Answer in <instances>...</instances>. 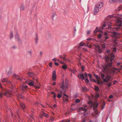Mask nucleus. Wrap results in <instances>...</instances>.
<instances>
[{"label":"nucleus","mask_w":122,"mask_h":122,"mask_svg":"<svg viewBox=\"0 0 122 122\" xmlns=\"http://www.w3.org/2000/svg\"><path fill=\"white\" fill-rule=\"evenodd\" d=\"M105 77V75L103 74L102 73L101 75V77L102 79L103 80V81L104 79H105V78H104V77Z\"/></svg>","instance_id":"26"},{"label":"nucleus","mask_w":122,"mask_h":122,"mask_svg":"<svg viewBox=\"0 0 122 122\" xmlns=\"http://www.w3.org/2000/svg\"><path fill=\"white\" fill-rule=\"evenodd\" d=\"M116 0H109V2L110 3L113 2H116Z\"/></svg>","instance_id":"27"},{"label":"nucleus","mask_w":122,"mask_h":122,"mask_svg":"<svg viewBox=\"0 0 122 122\" xmlns=\"http://www.w3.org/2000/svg\"><path fill=\"white\" fill-rule=\"evenodd\" d=\"M99 97V94L98 93H97L96 94V98H98Z\"/></svg>","instance_id":"35"},{"label":"nucleus","mask_w":122,"mask_h":122,"mask_svg":"<svg viewBox=\"0 0 122 122\" xmlns=\"http://www.w3.org/2000/svg\"><path fill=\"white\" fill-rule=\"evenodd\" d=\"M106 22H104V23L102 25V26L103 27H106Z\"/></svg>","instance_id":"46"},{"label":"nucleus","mask_w":122,"mask_h":122,"mask_svg":"<svg viewBox=\"0 0 122 122\" xmlns=\"http://www.w3.org/2000/svg\"><path fill=\"white\" fill-rule=\"evenodd\" d=\"M15 38L16 40H17L19 42H20L21 40L19 39V35L16 32L15 35Z\"/></svg>","instance_id":"9"},{"label":"nucleus","mask_w":122,"mask_h":122,"mask_svg":"<svg viewBox=\"0 0 122 122\" xmlns=\"http://www.w3.org/2000/svg\"><path fill=\"white\" fill-rule=\"evenodd\" d=\"M88 103L89 104H91L93 103V102L91 101H90L88 102Z\"/></svg>","instance_id":"54"},{"label":"nucleus","mask_w":122,"mask_h":122,"mask_svg":"<svg viewBox=\"0 0 122 122\" xmlns=\"http://www.w3.org/2000/svg\"><path fill=\"white\" fill-rule=\"evenodd\" d=\"M91 31V30H89L87 31V34L88 35H89L90 34V33Z\"/></svg>","instance_id":"50"},{"label":"nucleus","mask_w":122,"mask_h":122,"mask_svg":"<svg viewBox=\"0 0 122 122\" xmlns=\"http://www.w3.org/2000/svg\"><path fill=\"white\" fill-rule=\"evenodd\" d=\"M112 65V62H111V63H109L107 64H106V66L107 67H111V66Z\"/></svg>","instance_id":"20"},{"label":"nucleus","mask_w":122,"mask_h":122,"mask_svg":"<svg viewBox=\"0 0 122 122\" xmlns=\"http://www.w3.org/2000/svg\"><path fill=\"white\" fill-rule=\"evenodd\" d=\"M78 76L79 78L81 79V80L85 79V77L84 75L82 73H81L80 74L78 75Z\"/></svg>","instance_id":"10"},{"label":"nucleus","mask_w":122,"mask_h":122,"mask_svg":"<svg viewBox=\"0 0 122 122\" xmlns=\"http://www.w3.org/2000/svg\"><path fill=\"white\" fill-rule=\"evenodd\" d=\"M56 13L55 12L53 14L52 16V18L53 20V19L54 17V16H55L56 15Z\"/></svg>","instance_id":"51"},{"label":"nucleus","mask_w":122,"mask_h":122,"mask_svg":"<svg viewBox=\"0 0 122 122\" xmlns=\"http://www.w3.org/2000/svg\"><path fill=\"white\" fill-rule=\"evenodd\" d=\"M102 50L101 48L99 50H98V52L99 53L101 54L102 53Z\"/></svg>","instance_id":"43"},{"label":"nucleus","mask_w":122,"mask_h":122,"mask_svg":"<svg viewBox=\"0 0 122 122\" xmlns=\"http://www.w3.org/2000/svg\"><path fill=\"white\" fill-rule=\"evenodd\" d=\"M99 9L97 6L95 5L94 10V13H93V14L94 15L96 14L99 11Z\"/></svg>","instance_id":"7"},{"label":"nucleus","mask_w":122,"mask_h":122,"mask_svg":"<svg viewBox=\"0 0 122 122\" xmlns=\"http://www.w3.org/2000/svg\"><path fill=\"white\" fill-rule=\"evenodd\" d=\"M118 82L116 81L115 80L113 82V84L114 85H115L116 83H118Z\"/></svg>","instance_id":"52"},{"label":"nucleus","mask_w":122,"mask_h":122,"mask_svg":"<svg viewBox=\"0 0 122 122\" xmlns=\"http://www.w3.org/2000/svg\"><path fill=\"white\" fill-rule=\"evenodd\" d=\"M20 107L23 110H24L25 108V104L22 102H20Z\"/></svg>","instance_id":"11"},{"label":"nucleus","mask_w":122,"mask_h":122,"mask_svg":"<svg viewBox=\"0 0 122 122\" xmlns=\"http://www.w3.org/2000/svg\"><path fill=\"white\" fill-rule=\"evenodd\" d=\"M111 84H112L110 82V83H109L107 85L108 87H110L111 86Z\"/></svg>","instance_id":"61"},{"label":"nucleus","mask_w":122,"mask_h":122,"mask_svg":"<svg viewBox=\"0 0 122 122\" xmlns=\"http://www.w3.org/2000/svg\"><path fill=\"white\" fill-rule=\"evenodd\" d=\"M117 2H122V0H116Z\"/></svg>","instance_id":"63"},{"label":"nucleus","mask_w":122,"mask_h":122,"mask_svg":"<svg viewBox=\"0 0 122 122\" xmlns=\"http://www.w3.org/2000/svg\"><path fill=\"white\" fill-rule=\"evenodd\" d=\"M106 52L108 54H110V51L109 50L107 49L106 51Z\"/></svg>","instance_id":"40"},{"label":"nucleus","mask_w":122,"mask_h":122,"mask_svg":"<svg viewBox=\"0 0 122 122\" xmlns=\"http://www.w3.org/2000/svg\"><path fill=\"white\" fill-rule=\"evenodd\" d=\"M44 115L46 117H49V115L47 114L46 113H44Z\"/></svg>","instance_id":"47"},{"label":"nucleus","mask_w":122,"mask_h":122,"mask_svg":"<svg viewBox=\"0 0 122 122\" xmlns=\"http://www.w3.org/2000/svg\"><path fill=\"white\" fill-rule=\"evenodd\" d=\"M116 48H114L113 49V51L114 52H116Z\"/></svg>","instance_id":"55"},{"label":"nucleus","mask_w":122,"mask_h":122,"mask_svg":"<svg viewBox=\"0 0 122 122\" xmlns=\"http://www.w3.org/2000/svg\"><path fill=\"white\" fill-rule=\"evenodd\" d=\"M107 25L109 26L108 27L109 28H111V26L112 24L110 22H108L107 23Z\"/></svg>","instance_id":"28"},{"label":"nucleus","mask_w":122,"mask_h":122,"mask_svg":"<svg viewBox=\"0 0 122 122\" xmlns=\"http://www.w3.org/2000/svg\"><path fill=\"white\" fill-rule=\"evenodd\" d=\"M88 115L87 113H85L84 112L83 113V116L84 117Z\"/></svg>","instance_id":"53"},{"label":"nucleus","mask_w":122,"mask_h":122,"mask_svg":"<svg viewBox=\"0 0 122 122\" xmlns=\"http://www.w3.org/2000/svg\"><path fill=\"white\" fill-rule=\"evenodd\" d=\"M29 55L30 56H31L32 55V52L30 50L28 52Z\"/></svg>","instance_id":"37"},{"label":"nucleus","mask_w":122,"mask_h":122,"mask_svg":"<svg viewBox=\"0 0 122 122\" xmlns=\"http://www.w3.org/2000/svg\"><path fill=\"white\" fill-rule=\"evenodd\" d=\"M102 37V35L101 34H99L98 36V39H101Z\"/></svg>","instance_id":"34"},{"label":"nucleus","mask_w":122,"mask_h":122,"mask_svg":"<svg viewBox=\"0 0 122 122\" xmlns=\"http://www.w3.org/2000/svg\"><path fill=\"white\" fill-rule=\"evenodd\" d=\"M108 38L109 37L107 36H105L104 41L105 42V40H106L107 39H108Z\"/></svg>","instance_id":"56"},{"label":"nucleus","mask_w":122,"mask_h":122,"mask_svg":"<svg viewBox=\"0 0 122 122\" xmlns=\"http://www.w3.org/2000/svg\"><path fill=\"white\" fill-rule=\"evenodd\" d=\"M23 87H21V88L22 90L23 91L25 92L26 91H27V89H25V88H24V89L23 88Z\"/></svg>","instance_id":"33"},{"label":"nucleus","mask_w":122,"mask_h":122,"mask_svg":"<svg viewBox=\"0 0 122 122\" xmlns=\"http://www.w3.org/2000/svg\"><path fill=\"white\" fill-rule=\"evenodd\" d=\"M97 84L98 85H101L102 84V83L103 82H102L101 83H100L99 82V81L98 80H97Z\"/></svg>","instance_id":"49"},{"label":"nucleus","mask_w":122,"mask_h":122,"mask_svg":"<svg viewBox=\"0 0 122 122\" xmlns=\"http://www.w3.org/2000/svg\"><path fill=\"white\" fill-rule=\"evenodd\" d=\"M27 75L31 77L34 75L35 73L32 72H29L28 73Z\"/></svg>","instance_id":"14"},{"label":"nucleus","mask_w":122,"mask_h":122,"mask_svg":"<svg viewBox=\"0 0 122 122\" xmlns=\"http://www.w3.org/2000/svg\"><path fill=\"white\" fill-rule=\"evenodd\" d=\"M66 87H67V85L65 83L64 81L63 80L62 81V84L60 86V88L61 89L60 90V93H65L66 92Z\"/></svg>","instance_id":"1"},{"label":"nucleus","mask_w":122,"mask_h":122,"mask_svg":"<svg viewBox=\"0 0 122 122\" xmlns=\"http://www.w3.org/2000/svg\"><path fill=\"white\" fill-rule=\"evenodd\" d=\"M62 68L64 70H66L67 68V66L66 65H62Z\"/></svg>","instance_id":"23"},{"label":"nucleus","mask_w":122,"mask_h":122,"mask_svg":"<svg viewBox=\"0 0 122 122\" xmlns=\"http://www.w3.org/2000/svg\"><path fill=\"white\" fill-rule=\"evenodd\" d=\"M106 44H104L102 45V49H105L106 48Z\"/></svg>","instance_id":"36"},{"label":"nucleus","mask_w":122,"mask_h":122,"mask_svg":"<svg viewBox=\"0 0 122 122\" xmlns=\"http://www.w3.org/2000/svg\"><path fill=\"white\" fill-rule=\"evenodd\" d=\"M28 85L31 86H33L34 84L32 82H30L28 83Z\"/></svg>","instance_id":"38"},{"label":"nucleus","mask_w":122,"mask_h":122,"mask_svg":"<svg viewBox=\"0 0 122 122\" xmlns=\"http://www.w3.org/2000/svg\"><path fill=\"white\" fill-rule=\"evenodd\" d=\"M91 105V108H93L94 110L96 111L98 107V103L97 102L95 103H93Z\"/></svg>","instance_id":"5"},{"label":"nucleus","mask_w":122,"mask_h":122,"mask_svg":"<svg viewBox=\"0 0 122 122\" xmlns=\"http://www.w3.org/2000/svg\"><path fill=\"white\" fill-rule=\"evenodd\" d=\"M113 15H109L107 17H109L110 18H112L113 17Z\"/></svg>","instance_id":"57"},{"label":"nucleus","mask_w":122,"mask_h":122,"mask_svg":"<svg viewBox=\"0 0 122 122\" xmlns=\"http://www.w3.org/2000/svg\"><path fill=\"white\" fill-rule=\"evenodd\" d=\"M104 58L105 59L106 61L107 62H108L109 61V58L108 56L105 57Z\"/></svg>","instance_id":"19"},{"label":"nucleus","mask_w":122,"mask_h":122,"mask_svg":"<svg viewBox=\"0 0 122 122\" xmlns=\"http://www.w3.org/2000/svg\"><path fill=\"white\" fill-rule=\"evenodd\" d=\"M109 76L107 75L105 77V79H103L104 82H108L109 80H110Z\"/></svg>","instance_id":"12"},{"label":"nucleus","mask_w":122,"mask_h":122,"mask_svg":"<svg viewBox=\"0 0 122 122\" xmlns=\"http://www.w3.org/2000/svg\"><path fill=\"white\" fill-rule=\"evenodd\" d=\"M36 36L35 38V41L36 43V44H37L38 41H39V38L38 37L37 33H36Z\"/></svg>","instance_id":"15"},{"label":"nucleus","mask_w":122,"mask_h":122,"mask_svg":"<svg viewBox=\"0 0 122 122\" xmlns=\"http://www.w3.org/2000/svg\"><path fill=\"white\" fill-rule=\"evenodd\" d=\"M117 23L120 25H119L118 27L115 28L114 29L115 31H117L119 30V28L121 26V25L122 24V21L120 19H118L117 20Z\"/></svg>","instance_id":"4"},{"label":"nucleus","mask_w":122,"mask_h":122,"mask_svg":"<svg viewBox=\"0 0 122 122\" xmlns=\"http://www.w3.org/2000/svg\"><path fill=\"white\" fill-rule=\"evenodd\" d=\"M50 120L51 122H52L54 121V118L53 117H51L50 119Z\"/></svg>","instance_id":"44"},{"label":"nucleus","mask_w":122,"mask_h":122,"mask_svg":"<svg viewBox=\"0 0 122 122\" xmlns=\"http://www.w3.org/2000/svg\"><path fill=\"white\" fill-rule=\"evenodd\" d=\"M69 70L73 73L76 74V73H75L76 72L75 70H74L72 69V68H71L69 69Z\"/></svg>","instance_id":"18"},{"label":"nucleus","mask_w":122,"mask_h":122,"mask_svg":"<svg viewBox=\"0 0 122 122\" xmlns=\"http://www.w3.org/2000/svg\"><path fill=\"white\" fill-rule=\"evenodd\" d=\"M94 90L95 91H97L99 90V88L98 86H95Z\"/></svg>","instance_id":"24"},{"label":"nucleus","mask_w":122,"mask_h":122,"mask_svg":"<svg viewBox=\"0 0 122 122\" xmlns=\"http://www.w3.org/2000/svg\"><path fill=\"white\" fill-rule=\"evenodd\" d=\"M120 63L118 62L117 63V64L116 65V66H118L120 65Z\"/></svg>","instance_id":"64"},{"label":"nucleus","mask_w":122,"mask_h":122,"mask_svg":"<svg viewBox=\"0 0 122 122\" xmlns=\"http://www.w3.org/2000/svg\"><path fill=\"white\" fill-rule=\"evenodd\" d=\"M88 76L90 78H91L92 77V75L90 73H89L88 74Z\"/></svg>","instance_id":"58"},{"label":"nucleus","mask_w":122,"mask_h":122,"mask_svg":"<svg viewBox=\"0 0 122 122\" xmlns=\"http://www.w3.org/2000/svg\"><path fill=\"white\" fill-rule=\"evenodd\" d=\"M94 76L95 77V78L97 79H100L98 76L96 74H94Z\"/></svg>","instance_id":"31"},{"label":"nucleus","mask_w":122,"mask_h":122,"mask_svg":"<svg viewBox=\"0 0 122 122\" xmlns=\"http://www.w3.org/2000/svg\"><path fill=\"white\" fill-rule=\"evenodd\" d=\"M59 56L61 58L63 59L64 60L66 61V59L64 57H63L61 55H60Z\"/></svg>","instance_id":"30"},{"label":"nucleus","mask_w":122,"mask_h":122,"mask_svg":"<svg viewBox=\"0 0 122 122\" xmlns=\"http://www.w3.org/2000/svg\"><path fill=\"white\" fill-rule=\"evenodd\" d=\"M13 37V32H11L10 33V39H11Z\"/></svg>","instance_id":"29"},{"label":"nucleus","mask_w":122,"mask_h":122,"mask_svg":"<svg viewBox=\"0 0 122 122\" xmlns=\"http://www.w3.org/2000/svg\"><path fill=\"white\" fill-rule=\"evenodd\" d=\"M115 56L114 55H112L110 59V61H112L114 59V58Z\"/></svg>","instance_id":"21"},{"label":"nucleus","mask_w":122,"mask_h":122,"mask_svg":"<svg viewBox=\"0 0 122 122\" xmlns=\"http://www.w3.org/2000/svg\"><path fill=\"white\" fill-rule=\"evenodd\" d=\"M25 9V7L24 6V5L23 4H22L21 5L20 8V10H24Z\"/></svg>","instance_id":"22"},{"label":"nucleus","mask_w":122,"mask_h":122,"mask_svg":"<svg viewBox=\"0 0 122 122\" xmlns=\"http://www.w3.org/2000/svg\"><path fill=\"white\" fill-rule=\"evenodd\" d=\"M80 110H82L86 112L87 111V108H86L84 107H81L79 108Z\"/></svg>","instance_id":"16"},{"label":"nucleus","mask_w":122,"mask_h":122,"mask_svg":"<svg viewBox=\"0 0 122 122\" xmlns=\"http://www.w3.org/2000/svg\"><path fill=\"white\" fill-rule=\"evenodd\" d=\"M86 45L83 42H81L80 43V46H82Z\"/></svg>","instance_id":"25"},{"label":"nucleus","mask_w":122,"mask_h":122,"mask_svg":"<svg viewBox=\"0 0 122 122\" xmlns=\"http://www.w3.org/2000/svg\"><path fill=\"white\" fill-rule=\"evenodd\" d=\"M85 80V82L86 83H88L89 82V80L87 78H86Z\"/></svg>","instance_id":"42"},{"label":"nucleus","mask_w":122,"mask_h":122,"mask_svg":"<svg viewBox=\"0 0 122 122\" xmlns=\"http://www.w3.org/2000/svg\"><path fill=\"white\" fill-rule=\"evenodd\" d=\"M19 97L22 98H23V96H22V95H19Z\"/></svg>","instance_id":"62"},{"label":"nucleus","mask_w":122,"mask_h":122,"mask_svg":"<svg viewBox=\"0 0 122 122\" xmlns=\"http://www.w3.org/2000/svg\"><path fill=\"white\" fill-rule=\"evenodd\" d=\"M2 82H5L6 84H8L11 86L12 88H13L14 87V85L10 81L8 80L7 79L4 78L2 81Z\"/></svg>","instance_id":"3"},{"label":"nucleus","mask_w":122,"mask_h":122,"mask_svg":"<svg viewBox=\"0 0 122 122\" xmlns=\"http://www.w3.org/2000/svg\"><path fill=\"white\" fill-rule=\"evenodd\" d=\"M80 99H76L75 101V102L76 103H78L80 102Z\"/></svg>","instance_id":"39"},{"label":"nucleus","mask_w":122,"mask_h":122,"mask_svg":"<svg viewBox=\"0 0 122 122\" xmlns=\"http://www.w3.org/2000/svg\"><path fill=\"white\" fill-rule=\"evenodd\" d=\"M85 68V66L84 65L81 66V68L82 69V71L83 72H84V71Z\"/></svg>","instance_id":"32"},{"label":"nucleus","mask_w":122,"mask_h":122,"mask_svg":"<svg viewBox=\"0 0 122 122\" xmlns=\"http://www.w3.org/2000/svg\"><path fill=\"white\" fill-rule=\"evenodd\" d=\"M62 96L60 94H58L57 96V97L58 98H61Z\"/></svg>","instance_id":"45"},{"label":"nucleus","mask_w":122,"mask_h":122,"mask_svg":"<svg viewBox=\"0 0 122 122\" xmlns=\"http://www.w3.org/2000/svg\"><path fill=\"white\" fill-rule=\"evenodd\" d=\"M103 5V3L102 2L99 4H96L95 5L96 6H97L98 7L99 9H100L102 7Z\"/></svg>","instance_id":"13"},{"label":"nucleus","mask_w":122,"mask_h":122,"mask_svg":"<svg viewBox=\"0 0 122 122\" xmlns=\"http://www.w3.org/2000/svg\"><path fill=\"white\" fill-rule=\"evenodd\" d=\"M113 36L115 38H117L119 36L120 33L118 32H116L114 31L112 32Z\"/></svg>","instance_id":"6"},{"label":"nucleus","mask_w":122,"mask_h":122,"mask_svg":"<svg viewBox=\"0 0 122 122\" xmlns=\"http://www.w3.org/2000/svg\"><path fill=\"white\" fill-rule=\"evenodd\" d=\"M11 93L12 91H11L6 90L3 93L1 92L0 93V97L2 98L4 95L8 97H10Z\"/></svg>","instance_id":"2"},{"label":"nucleus","mask_w":122,"mask_h":122,"mask_svg":"<svg viewBox=\"0 0 122 122\" xmlns=\"http://www.w3.org/2000/svg\"><path fill=\"white\" fill-rule=\"evenodd\" d=\"M14 76L17 79H19L20 81L22 80V78L20 77L19 76L17 75L16 74H15Z\"/></svg>","instance_id":"17"},{"label":"nucleus","mask_w":122,"mask_h":122,"mask_svg":"<svg viewBox=\"0 0 122 122\" xmlns=\"http://www.w3.org/2000/svg\"><path fill=\"white\" fill-rule=\"evenodd\" d=\"M23 87V88L24 89V88H25V89H28L27 88V86H25L24 85H22L21 86V87Z\"/></svg>","instance_id":"41"},{"label":"nucleus","mask_w":122,"mask_h":122,"mask_svg":"<svg viewBox=\"0 0 122 122\" xmlns=\"http://www.w3.org/2000/svg\"><path fill=\"white\" fill-rule=\"evenodd\" d=\"M113 72H115V71L117 70H119V69L118 68H114L113 69Z\"/></svg>","instance_id":"48"},{"label":"nucleus","mask_w":122,"mask_h":122,"mask_svg":"<svg viewBox=\"0 0 122 122\" xmlns=\"http://www.w3.org/2000/svg\"><path fill=\"white\" fill-rule=\"evenodd\" d=\"M65 122H70V120L68 119H67L66 120H65Z\"/></svg>","instance_id":"60"},{"label":"nucleus","mask_w":122,"mask_h":122,"mask_svg":"<svg viewBox=\"0 0 122 122\" xmlns=\"http://www.w3.org/2000/svg\"><path fill=\"white\" fill-rule=\"evenodd\" d=\"M98 32V31H97L96 30H94L93 32V33L94 34L96 33H97Z\"/></svg>","instance_id":"59"},{"label":"nucleus","mask_w":122,"mask_h":122,"mask_svg":"<svg viewBox=\"0 0 122 122\" xmlns=\"http://www.w3.org/2000/svg\"><path fill=\"white\" fill-rule=\"evenodd\" d=\"M56 71L55 70L53 71L52 73V79L53 81H55L56 79Z\"/></svg>","instance_id":"8"}]
</instances>
